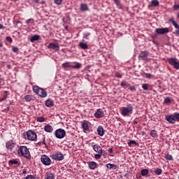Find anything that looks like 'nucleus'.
<instances>
[{
  "instance_id": "46",
  "label": "nucleus",
  "mask_w": 179,
  "mask_h": 179,
  "mask_svg": "<svg viewBox=\"0 0 179 179\" xmlns=\"http://www.w3.org/2000/svg\"><path fill=\"white\" fill-rule=\"evenodd\" d=\"M94 157H95V159H96V160H99V159H100V157H101V154H100V153L96 154V155H94Z\"/></svg>"
},
{
  "instance_id": "4",
  "label": "nucleus",
  "mask_w": 179,
  "mask_h": 179,
  "mask_svg": "<svg viewBox=\"0 0 179 179\" xmlns=\"http://www.w3.org/2000/svg\"><path fill=\"white\" fill-rule=\"evenodd\" d=\"M32 89L34 93H36V94L42 99H44V97L47 96V91L37 85H34Z\"/></svg>"
},
{
  "instance_id": "18",
  "label": "nucleus",
  "mask_w": 179,
  "mask_h": 179,
  "mask_svg": "<svg viewBox=\"0 0 179 179\" xmlns=\"http://www.w3.org/2000/svg\"><path fill=\"white\" fill-rule=\"evenodd\" d=\"M44 131L49 134H52V132H54V128L52 127V126H51L50 124H47L44 127Z\"/></svg>"
},
{
  "instance_id": "51",
  "label": "nucleus",
  "mask_w": 179,
  "mask_h": 179,
  "mask_svg": "<svg viewBox=\"0 0 179 179\" xmlns=\"http://www.w3.org/2000/svg\"><path fill=\"white\" fill-rule=\"evenodd\" d=\"M145 76L148 79H150L152 78V74L150 73H145Z\"/></svg>"
},
{
  "instance_id": "52",
  "label": "nucleus",
  "mask_w": 179,
  "mask_h": 179,
  "mask_svg": "<svg viewBox=\"0 0 179 179\" xmlns=\"http://www.w3.org/2000/svg\"><path fill=\"white\" fill-rule=\"evenodd\" d=\"M19 23H20V21H17V20L14 21V24H15V27H16L17 24H19Z\"/></svg>"
},
{
  "instance_id": "42",
  "label": "nucleus",
  "mask_w": 179,
  "mask_h": 179,
  "mask_svg": "<svg viewBox=\"0 0 179 179\" xmlns=\"http://www.w3.org/2000/svg\"><path fill=\"white\" fill-rule=\"evenodd\" d=\"M37 121L38 122H44L45 120H44V117H37Z\"/></svg>"
},
{
  "instance_id": "14",
  "label": "nucleus",
  "mask_w": 179,
  "mask_h": 179,
  "mask_svg": "<svg viewBox=\"0 0 179 179\" xmlns=\"http://www.w3.org/2000/svg\"><path fill=\"white\" fill-rule=\"evenodd\" d=\"M94 117L96 118H103V117H104V111H103V109H97L94 113Z\"/></svg>"
},
{
  "instance_id": "60",
  "label": "nucleus",
  "mask_w": 179,
  "mask_h": 179,
  "mask_svg": "<svg viewBox=\"0 0 179 179\" xmlns=\"http://www.w3.org/2000/svg\"><path fill=\"white\" fill-rule=\"evenodd\" d=\"M3 100H6V97H4V98L0 99V103H1V101H3Z\"/></svg>"
},
{
  "instance_id": "36",
  "label": "nucleus",
  "mask_w": 179,
  "mask_h": 179,
  "mask_svg": "<svg viewBox=\"0 0 179 179\" xmlns=\"http://www.w3.org/2000/svg\"><path fill=\"white\" fill-rule=\"evenodd\" d=\"M90 34H92L90 32H85L83 34V38H86L87 40H89V36H90Z\"/></svg>"
},
{
  "instance_id": "12",
  "label": "nucleus",
  "mask_w": 179,
  "mask_h": 179,
  "mask_svg": "<svg viewBox=\"0 0 179 179\" xmlns=\"http://www.w3.org/2000/svg\"><path fill=\"white\" fill-rule=\"evenodd\" d=\"M170 31V29L169 28H157L155 29V32L157 34H166V33H169Z\"/></svg>"
},
{
  "instance_id": "3",
  "label": "nucleus",
  "mask_w": 179,
  "mask_h": 179,
  "mask_svg": "<svg viewBox=\"0 0 179 179\" xmlns=\"http://www.w3.org/2000/svg\"><path fill=\"white\" fill-rule=\"evenodd\" d=\"M23 138L27 141H34L37 139V134L33 130H29L23 134Z\"/></svg>"
},
{
  "instance_id": "44",
  "label": "nucleus",
  "mask_w": 179,
  "mask_h": 179,
  "mask_svg": "<svg viewBox=\"0 0 179 179\" xmlns=\"http://www.w3.org/2000/svg\"><path fill=\"white\" fill-rule=\"evenodd\" d=\"M6 41H8V43H12V41H13V40L12 39V37H10V36H7V37L6 38Z\"/></svg>"
},
{
  "instance_id": "25",
  "label": "nucleus",
  "mask_w": 179,
  "mask_h": 179,
  "mask_svg": "<svg viewBox=\"0 0 179 179\" xmlns=\"http://www.w3.org/2000/svg\"><path fill=\"white\" fill-rule=\"evenodd\" d=\"M79 47L82 48V50H87V48H89L87 43L83 42H80L79 43Z\"/></svg>"
},
{
  "instance_id": "5",
  "label": "nucleus",
  "mask_w": 179,
  "mask_h": 179,
  "mask_svg": "<svg viewBox=\"0 0 179 179\" xmlns=\"http://www.w3.org/2000/svg\"><path fill=\"white\" fill-rule=\"evenodd\" d=\"M55 136L57 139H64L66 136V131L63 129H57L55 131Z\"/></svg>"
},
{
  "instance_id": "26",
  "label": "nucleus",
  "mask_w": 179,
  "mask_h": 179,
  "mask_svg": "<svg viewBox=\"0 0 179 179\" xmlns=\"http://www.w3.org/2000/svg\"><path fill=\"white\" fill-rule=\"evenodd\" d=\"M106 167H107V169H110V170H111V169L116 170L117 165H115L114 164H107Z\"/></svg>"
},
{
  "instance_id": "15",
  "label": "nucleus",
  "mask_w": 179,
  "mask_h": 179,
  "mask_svg": "<svg viewBox=\"0 0 179 179\" xmlns=\"http://www.w3.org/2000/svg\"><path fill=\"white\" fill-rule=\"evenodd\" d=\"M165 120H166L169 124H176V119L173 114L166 115Z\"/></svg>"
},
{
  "instance_id": "1",
  "label": "nucleus",
  "mask_w": 179,
  "mask_h": 179,
  "mask_svg": "<svg viewBox=\"0 0 179 179\" xmlns=\"http://www.w3.org/2000/svg\"><path fill=\"white\" fill-rule=\"evenodd\" d=\"M133 113L134 106H132V104L131 103L122 108L121 114L123 117H129L130 115H132Z\"/></svg>"
},
{
  "instance_id": "27",
  "label": "nucleus",
  "mask_w": 179,
  "mask_h": 179,
  "mask_svg": "<svg viewBox=\"0 0 179 179\" xmlns=\"http://www.w3.org/2000/svg\"><path fill=\"white\" fill-rule=\"evenodd\" d=\"M39 39H40L39 35H34L30 38V41L31 43H34V41H37Z\"/></svg>"
},
{
  "instance_id": "23",
  "label": "nucleus",
  "mask_w": 179,
  "mask_h": 179,
  "mask_svg": "<svg viewBox=\"0 0 179 179\" xmlns=\"http://www.w3.org/2000/svg\"><path fill=\"white\" fill-rule=\"evenodd\" d=\"M92 148L94 152H96V153H100V152L101 151V147L97 144L94 145Z\"/></svg>"
},
{
  "instance_id": "33",
  "label": "nucleus",
  "mask_w": 179,
  "mask_h": 179,
  "mask_svg": "<svg viewBox=\"0 0 179 179\" xmlns=\"http://www.w3.org/2000/svg\"><path fill=\"white\" fill-rule=\"evenodd\" d=\"M164 103H165V104H167L168 106H170V104H171V99H170V97H167L164 99Z\"/></svg>"
},
{
  "instance_id": "17",
  "label": "nucleus",
  "mask_w": 179,
  "mask_h": 179,
  "mask_svg": "<svg viewBox=\"0 0 179 179\" xmlns=\"http://www.w3.org/2000/svg\"><path fill=\"white\" fill-rule=\"evenodd\" d=\"M15 145L13 141H9L6 143V149H9V150H12L15 148Z\"/></svg>"
},
{
  "instance_id": "32",
  "label": "nucleus",
  "mask_w": 179,
  "mask_h": 179,
  "mask_svg": "<svg viewBox=\"0 0 179 179\" xmlns=\"http://www.w3.org/2000/svg\"><path fill=\"white\" fill-rule=\"evenodd\" d=\"M25 179H38V177L34 175H27L25 177Z\"/></svg>"
},
{
  "instance_id": "59",
  "label": "nucleus",
  "mask_w": 179,
  "mask_h": 179,
  "mask_svg": "<svg viewBox=\"0 0 179 179\" xmlns=\"http://www.w3.org/2000/svg\"><path fill=\"white\" fill-rule=\"evenodd\" d=\"M30 21H31V19L27 20L26 21V23L29 24V23H30Z\"/></svg>"
},
{
  "instance_id": "30",
  "label": "nucleus",
  "mask_w": 179,
  "mask_h": 179,
  "mask_svg": "<svg viewBox=\"0 0 179 179\" xmlns=\"http://www.w3.org/2000/svg\"><path fill=\"white\" fill-rule=\"evenodd\" d=\"M150 136L152 138H157V131L156 130H152L150 132Z\"/></svg>"
},
{
  "instance_id": "39",
  "label": "nucleus",
  "mask_w": 179,
  "mask_h": 179,
  "mask_svg": "<svg viewBox=\"0 0 179 179\" xmlns=\"http://www.w3.org/2000/svg\"><path fill=\"white\" fill-rule=\"evenodd\" d=\"M155 174H157V176H160V174H162V169H157L155 171Z\"/></svg>"
},
{
  "instance_id": "53",
  "label": "nucleus",
  "mask_w": 179,
  "mask_h": 179,
  "mask_svg": "<svg viewBox=\"0 0 179 179\" xmlns=\"http://www.w3.org/2000/svg\"><path fill=\"white\" fill-rule=\"evenodd\" d=\"M43 140L42 141V144L45 145V136H43Z\"/></svg>"
},
{
  "instance_id": "61",
  "label": "nucleus",
  "mask_w": 179,
  "mask_h": 179,
  "mask_svg": "<svg viewBox=\"0 0 179 179\" xmlns=\"http://www.w3.org/2000/svg\"><path fill=\"white\" fill-rule=\"evenodd\" d=\"M134 124H138V122H136V121H134Z\"/></svg>"
},
{
  "instance_id": "47",
  "label": "nucleus",
  "mask_w": 179,
  "mask_h": 179,
  "mask_svg": "<svg viewBox=\"0 0 179 179\" xmlns=\"http://www.w3.org/2000/svg\"><path fill=\"white\" fill-rule=\"evenodd\" d=\"M55 3H56V5H61L62 0H55Z\"/></svg>"
},
{
  "instance_id": "19",
  "label": "nucleus",
  "mask_w": 179,
  "mask_h": 179,
  "mask_svg": "<svg viewBox=\"0 0 179 179\" xmlns=\"http://www.w3.org/2000/svg\"><path fill=\"white\" fill-rule=\"evenodd\" d=\"M96 132L99 136H104V128L102 126H99Z\"/></svg>"
},
{
  "instance_id": "31",
  "label": "nucleus",
  "mask_w": 179,
  "mask_h": 179,
  "mask_svg": "<svg viewBox=\"0 0 179 179\" xmlns=\"http://www.w3.org/2000/svg\"><path fill=\"white\" fill-rule=\"evenodd\" d=\"M132 145H136V146H138V143H136V141L130 140L129 142L128 143V146L131 148Z\"/></svg>"
},
{
  "instance_id": "35",
  "label": "nucleus",
  "mask_w": 179,
  "mask_h": 179,
  "mask_svg": "<svg viewBox=\"0 0 179 179\" xmlns=\"http://www.w3.org/2000/svg\"><path fill=\"white\" fill-rule=\"evenodd\" d=\"M159 1H157V0L151 1V5L152 6H159Z\"/></svg>"
},
{
  "instance_id": "28",
  "label": "nucleus",
  "mask_w": 179,
  "mask_h": 179,
  "mask_svg": "<svg viewBox=\"0 0 179 179\" xmlns=\"http://www.w3.org/2000/svg\"><path fill=\"white\" fill-rule=\"evenodd\" d=\"M45 179H55V176L53 173H48L45 175Z\"/></svg>"
},
{
  "instance_id": "62",
  "label": "nucleus",
  "mask_w": 179,
  "mask_h": 179,
  "mask_svg": "<svg viewBox=\"0 0 179 179\" xmlns=\"http://www.w3.org/2000/svg\"><path fill=\"white\" fill-rule=\"evenodd\" d=\"M177 17H179V13H178V15H177Z\"/></svg>"
},
{
  "instance_id": "22",
  "label": "nucleus",
  "mask_w": 179,
  "mask_h": 179,
  "mask_svg": "<svg viewBox=\"0 0 179 179\" xmlns=\"http://www.w3.org/2000/svg\"><path fill=\"white\" fill-rule=\"evenodd\" d=\"M89 168L90 170H94L97 167V163L95 162H90L88 163Z\"/></svg>"
},
{
  "instance_id": "13",
  "label": "nucleus",
  "mask_w": 179,
  "mask_h": 179,
  "mask_svg": "<svg viewBox=\"0 0 179 179\" xmlns=\"http://www.w3.org/2000/svg\"><path fill=\"white\" fill-rule=\"evenodd\" d=\"M81 126L83 129L84 130V132H90V128L89 127V123L86 120H83L81 122Z\"/></svg>"
},
{
  "instance_id": "2",
  "label": "nucleus",
  "mask_w": 179,
  "mask_h": 179,
  "mask_svg": "<svg viewBox=\"0 0 179 179\" xmlns=\"http://www.w3.org/2000/svg\"><path fill=\"white\" fill-rule=\"evenodd\" d=\"M18 156H23V157H26V159H30L31 156L30 155V151L26 146H20L17 150Z\"/></svg>"
},
{
  "instance_id": "48",
  "label": "nucleus",
  "mask_w": 179,
  "mask_h": 179,
  "mask_svg": "<svg viewBox=\"0 0 179 179\" xmlns=\"http://www.w3.org/2000/svg\"><path fill=\"white\" fill-rule=\"evenodd\" d=\"M115 76L116 78H122V76L119 72L115 73Z\"/></svg>"
},
{
  "instance_id": "45",
  "label": "nucleus",
  "mask_w": 179,
  "mask_h": 179,
  "mask_svg": "<svg viewBox=\"0 0 179 179\" xmlns=\"http://www.w3.org/2000/svg\"><path fill=\"white\" fill-rule=\"evenodd\" d=\"M99 154L101 155V156H106V150L101 149L99 152Z\"/></svg>"
},
{
  "instance_id": "24",
  "label": "nucleus",
  "mask_w": 179,
  "mask_h": 179,
  "mask_svg": "<svg viewBox=\"0 0 179 179\" xmlns=\"http://www.w3.org/2000/svg\"><path fill=\"white\" fill-rule=\"evenodd\" d=\"M9 165L13 166V164H16L17 166H20V162L17 161V159H11L8 162Z\"/></svg>"
},
{
  "instance_id": "58",
  "label": "nucleus",
  "mask_w": 179,
  "mask_h": 179,
  "mask_svg": "<svg viewBox=\"0 0 179 179\" xmlns=\"http://www.w3.org/2000/svg\"><path fill=\"white\" fill-rule=\"evenodd\" d=\"M5 29V27L2 25V24H0V29Z\"/></svg>"
},
{
  "instance_id": "50",
  "label": "nucleus",
  "mask_w": 179,
  "mask_h": 179,
  "mask_svg": "<svg viewBox=\"0 0 179 179\" xmlns=\"http://www.w3.org/2000/svg\"><path fill=\"white\" fill-rule=\"evenodd\" d=\"M129 89V90H131V91L136 90V88L135 87V86H130Z\"/></svg>"
},
{
  "instance_id": "55",
  "label": "nucleus",
  "mask_w": 179,
  "mask_h": 179,
  "mask_svg": "<svg viewBox=\"0 0 179 179\" xmlns=\"http://www.w3.org/2000/svg\"><path fill=\"white\" fill-rule=\"evenodd\" d=\"M22 174H27V171L26 169H23Z\"/></svg>"
},
{
  "instance_id": "7",
  "label": "nucleus",
  "mask_w": 179,
  "mask_h": 179,
  "mask_svg": "<svg viewBox=\"0 0 179 179\" xmlns=\"http://www.w3.org/2000/svg\"><path fill=\"white\" fill-rule=\"evenodd\" d=\"M62 65L64 69L73 68V69H80V68L82 67V64L80 63H78V62L74 66L71 65V63H69V62L63 63Z\"/></svg>"
},
{
  "instance_id": "10",
  "label": "nucleus",
  "mask_w": 179,
  "mask_h": 179,
  "mask_svg": "<svg viewBox=\"0 0 179 179\" xmlns=\"http://www.w3.org/2000/svg\"><path fill=\"white\" fill-rule=\"evenodd\" d=\"M148 57H149V52L147 50L141 51L138 55L139 61H146L148 60Z\"/></svg>"
},
{
  "instance_id": "38",
  "label": "nucleus",
  "mask_w": 179,
  "mask_h": 179,
  "mask_svg": "<svg viewBox=\"0 0 179 179\" xmlns=\"http://www.w3.org/2000/svg\"><path fill=\"white\" fill-rule=\"evenodd\" d=\"M173 117H175V121L179 122V113H173Z\"/></svg>"
},
{
  "instance_id": "37",
  "label": "nucleus",
  "mask_w": 179,
  "mask_h": 179,
  "mask_svg": "<svg viewBox=\"0 0 179 179\" xmlns=\"http://www.w3.org/2000/svg\"><path fill=\"white\" fill-rule=\"evenodd\" d=\"M149 86V84H142V89H143V90H148Z\"/></svg>"
},
{
  "instance_id": "43",
  "label": "nucleus",
  "mask_w": 179,
  "mask_h": 179,
  "mask_svg": "<svg viewBox=\"0 0 179 179\" xmlns=\"http://www.w3.org/2000/svg\"><path fill=\"white\" fill-rule=\"evenodd\" d=\"M117 6H121V1L120 0H113Z\"/></svg>"
},
{
  "instance_id": "40",
  "label": "nucleus",
  "mask_w": 179,
  "mask_h": 179,
  "mask_svg": "<svg viewBox=\"0 0 179 179\" xmlns=\"http://www.w3.org/2000/svg\"><path fill=\"white\" fill-rule=\"evenodd\" d=\"M165 158L166 159V160H173V156H171V155L170 154H167L165 156Z\"/></svg>"
},
{
  "instance_id": "29",
  "label": "nucleus",
  "mask_w": 179,
  "mask_h": 179,
  "mask_svg": "<svg viewBox=\"0 0 179 179\" xmlns=\"http://www.w3.org/2000/svg\"><path fill=\"white\" fill-rule=\"evenodd\" d=\"M25 101H31L33 100V96L31 95H25L24 96Z\"/></svg>"
},
{
  "instance_id": "54",
  "label": "nucleus",
  "mask_w": 179,
  "mask_h": 179,
  "mask_svg": "<svg viewBox=\"0 0 179 179\" xmlns=\"http://www.w3.org/2000/svg\"><path fill=\"white\" fill-rule=\"evenodd\" d=\"M33 3H39L40 0H32Z\"/></svg>"
},
{
  "instance_id": "21",
  "label": "nucleus",
  "mask_w": 179,
  "mask_h": 179,
  "mask_svg": "<svg viewBox=\"0 0 179 179\" xmlns=\"http://www.w3.org/2000/svg\"><path fill=\"white\" fill-rule=\"evenodd\" d=\"M80 9L81 12H85V10H89V6L86 3H81Z\"/></svg>"
},
{
  "instance_id": "6",
  "label": "nucleus",
  "mask_w": 179,
  "mask_h": 179,
  "mask_svg": "<svg viewBox=\"0 0 179 179\" xmlns=\"http://www.w3.org/2000/svg\"><path fill=\"white\" fill-rule=\"evenodd\" d=\"M50 157L53 160L61 162L64 160V154H62L61 152H57L56 153L51 155Z\"/></svg>"
},
{
  "instance_id": "8",
  "label": "nucleus",
  "mask_w": 179,
  "mask_h": 179,
  "mask_svg": "<svg viewBox=\"0 0 179 179\" xmlns=\"http://www.w3.org/2000/svg\"><path fill=\"white\" fill-rule=\"evenodd\" d=\"M168 62H169V64H170V65L173 66V68H175V69H177V70L179 69V62L177 59V58H171V59H168Z\"/></svg>"
},
{
  "instance_id": "20",
  "label": "nucleus",
  "mask_w": 179,
  "mask_h": 179,
  "mask_svg": "<svg viewBox=\"0 0 179 179\" xmlns=\"http://www.w3.org/2000/svg\"><path fill=\"white\" fill-rule=\"evenodd\" d=\"M45 106L49 108H51V107H54V102H52V100L51 99H48L45 101Z\"/></svg>"
},
{
  "instance_id": "34",
  "label": "nucleus",
  "mask_w": 179,
  "mask_h": 179,
  "mask_svg": "<svg viewBox=\"0 0 179 179\" xmlns=\"http://www.w3.org/2000/svg\"><path fill=\"white\" fill-rule=\"evenodd\" d=\"M141 176H148V174H149V170L148 169H143L141 170Z\"/></svg>"
},
{
  "instance_id": "56",
  "label": "nucleus",
  "mask_w": 179,
  "mask_h": 179,
  "mask_svg": "<svg viewBox=\"0 0 179 179\" xmlns=\"http://www.w3.org/2000/svg\"><path fill=\"white\" fill-rule=\"evenodd\" d=\"M3 43H2V40H1L0 38V47H3Z\"/></svg>"
},
{
  "instance_id": "63",
  "label": "nucleus",
  "mask_w": 179,
  "mask_h": 179,
  "mask_svg": "<svg viewBox=\"0 0 179 179\" xmlns=\"http://www.w3.org/2000/svg\"><path fill=\"white\" fill-rule=\"evenodd\" d=\"M1 83H0V89H1Z\"/></svg>"
},
{
  "instance_id": "16",
  "label": "nucleus",
  "mask_w": 179,
  "mask_h": 179,
  "mask_svg": "<svg viewBox=\"0 0 179 179\" xmlns=\"http://www.w3.org/2000/svg\"><path fill=\"white\" fill-rule=\"evenodd\" d=\"M48 48H50V50H54V51H59V45L54 43H49Z\"/></svg>"
},
{
  "instance_id": "11",
  "label": "nucleus",
  "mask_w": 179,
  "mask_h": 179,
  "mask_svg": "<svg viewBox=\"0 0 179 179\" xmlns=\"http://www.w3.org/2000/svg\"><path fill=\"white\" fill-rule=\"evenodd\" d=\"M169 22H171L173 26H174L175 29H176V30L175 31V34L176 36H179V24L176 22V20H174L173 17L169 19Z\"/></svg>"
},
{
  "instance_id": "57",
  "label": "nucleus",
  "mask_w": 179,
  "mask_h": 179,
  "mask_svg": "<svg viewBox=\"0 0 179 179\" xmlns=\"http://www.w3.org/2000/svg\"><path fill=\"white\" fill-rule=\"evenodd\" d=\"M108 152L109 153H113V148H109Z\"/></svg>"
},
{
  "instance_id": "41",
  "label": "nucleus",
  "mask_w": 179,
  "mask_h": 179,
  "mask_svg": "<svg viewBox=\"0 0 179 179\" xmlns=\"http://www.w3.org/2000/svg\"><path fill=\"white\" fill-rule=\"evenodd\" d=\"M120 86H122V87H127V86H128V83H127V82H121L120 83Z\"/></svg>"
},
{
  "instance_id": "49",
  "label": "nucleus",
  "mask_w": 179,
  "mask_h": 179,
  "mask_svg": "<svg viewBox=\"0 0 179 179\" xmlns=\"http://www.w3.org/2000/svg\"><path fill=\"white\" fill-rule=\"evenodd\" d=\"M12 50L13 52H17V51H19V48H17V47H13Z\"/></svg>"
},
{
  "instance_id": "9",
  "label": "nucleus",
  "mask_w": 179,
  "mask_h": 179,
  "mask_svg": "<svg viewBox=\"0 0 179 179\" xmlns=\"http://www.w3.org/2000/svg\"><path fill=\"white\" fill-rule=\"evenodd\" d=\"M41 162L44 166H50V164H51V159L45 155H42Z\"/></svg>"
}]
</instances>
